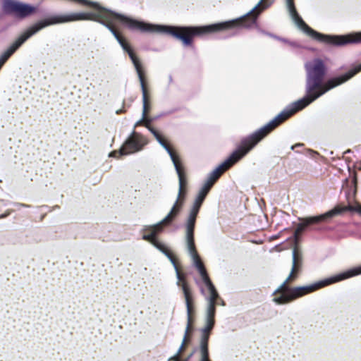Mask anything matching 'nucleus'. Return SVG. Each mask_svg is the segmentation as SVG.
I'll list each match as a JSON object with an SVG mask.
<instances>
[{"label": "nucleus", "mask_w": 361, "mask_h": 361, "mask_svg": "<svg viewBox=\"0 0 361 361\" xmlns=\"http://www.w3.org/2000/svg\"><path fill=\"white\" fill-rule=\"evenodd\" d=\"M51 25L49 17L39 20L21 34L11 46L0 56V69L9 57L30 37L42 29Z\"/></svg>", "instance_id": "obj_8"}, {"label": "nucleus", "mask_w": 361, "mask_h": 361, "mask_svg": "<svg viewBox=\"0 0 361 361\" xmlns=\"http://www.w3.org/2000/svg\"><path fill=\"white\" fill-rule=\"evenodd\" d=\"M200 292L204 296V299L206 300L207 305L205 307V312H204V326H207V318H209V319H211V322H212V327L210 329V334L212 333V329H214V326L215 325V315H216V306L217 305H221V306H225L226 303L224 300L220 297L219 295L217 290H216V293L217 294L216 297H214L213 299V307L211 311L209 310V302L207 300V298L212 295L211 292L207 290V294L205 293L204 289L201 287L200 288Z\"/></svg>", "instance_id": "obj_12"}, {"label": "nucleus", "mask_w": 361, "mask_h": 361, "mask_svg": "<svg viewBox=\"0 0 361 361\" xmlns=\"http://www.w3.org/2000/svg\"><path fill=\"white\" fill-rule=\"evenodd\" d=\"M164 255L169 259L171 263L173 264L174 269L176 268V267H178L174 257L169 251L167 253H165Z\"/></svg>", "instance_id": "obj_30"}, {"label": "nucleus", "mask_w": 361, "mask_h": 361, "mask_svg": "<svg viewBox=\"0 0 361 361\" xmlns=\"http://www.w3.org/2000/svg\"><path fill=\"white\" fill-rule=\"evenodd\" d=\"M184 244L188 254L190 255L193 262V265L198 270L202 277V280L204 283L205 286L207 287V290L211 292L212 295H210L207 298V300L209 302V310L211 311L213 307L214 297H216L217 295V294L216 293V288L212 283V281L210 280L207 273L206 269L197 253L195 243V238L184 239Z\"/></svg>", "instance_id": "obj_7"}, {"label": "nucleus", "mask_w": 361, "mask_h": 361, "mask_svg": "<svg viewBox=\"0 0 361 361\" xmlns=\"http://www.w3.org/2000/svg\"><path fill=\"white\" fill-rule=\"evenodd\" d=\"M350 211V212H357L360 214H361V205H357L356 207L348 205L346 207H340L337 206L334 207L333 209L321 214L319 216H311L307 218H304L301 219V222L298 224L295 230V237L298 238L299 235L305 230V228L310 224H317L320 221H325L328 219L333 218L334 216L341 214V213Z\"/></svg>", "instance_id": "obj_9"}, {"label": "nucleus", "mask_w": 361, "mask_h": 361, "mask_svg": "<svg viewBox=\"0 0 361 361\" xmlns=\"http://www.w3.org/2000/svg\"><path fill=\"white\" fill-rule=\"evenodd\" d=\"M152 121V118H147V116H145V120H144V126L148 129V127H152L150 126V123Z\"/></svg>", "instance_id": "obj_32"}, {"label": "nucleus", "mask_w": 361, "mask_h": 361, "mask_svg": "<svg viewBox=\"0 0 361 361\" xmlns=\"http://www.w3.org/2000/svg\"><path fill=\"white\" fill-rule=\"evenodd\" d=\"M301 145H302L301 144H296V145H295L291 146V147H290V148H291V149H292V150H293V149H295V147H300V146H301Z\"/></svg>", "instance_id": "obj_35"}, {"label": "nucleus", "mask_w": 361, "mask_h": 361, "mask_svg": "<svg viewBox=\"0 0 361 361\" xmlns=\"http://www.w3.org/2000/svg\"><path fill=\"white\" fill-rule=\"evenodd\" d=\"M182 290L184 295L186 311H187V324L186 326L192 328L193 323V314L195 313L194 300L192 292L186 283L182 284Z\"/></svg>", "instance_id": "obj_14"}, {"label": "nucleus", "mask_w": 361, "mask_h": 361, "mask_svg": "<svg viewBox=\"0 0 361 361\" xmlns=\"http://www.w3.org/2000/svg\"><path fill=\"white\" fill-rule=\"evenodd\" d=\"M119 44L122 47L123 50L125 52H127L130 60L132 61V63L134 65V67L136 70L137 76L140 77V75H144L143 71L142 70V65L140 62L139 59L137 58V56L135 55L133 49H131L130 46L126 42V40L122 38L121 40L118 39Z\"/></svg>", "instance_id": "obj_18"}, {"label": "nucleus", "mask_w": 361, "mask_h": 361, "mask_svg": "<svg viewBox=\"0 0 361 361\" xmlns=\"http://www.w3.org/2000/svg\"><path fill=\"white\" fill-rule=\"evenodd\" d=\"M176 215L173 213H171L169 212L168 214L160 221H159L164 227L169 226L174 219L176 218Z\"/></svg>", "instance_id": "obj_24"}, {"label": "nucleus", "mask_w": 361, "mask_h": 361, "mask_svg": "<svg viewBox=\"0 0 361 361\" xmlns=\"http://www.w3.org/2000/svg\"><path fill=\"white\" fill-rule=\"evenodd\" d=\"M164 227L159 223L145 225L141 230L143 233L142 238L149 243L157 239V235L164 231Z\"/></svg>", "instance_id": "obj_15"}, {"label": "nucleus", "mask_w": 361, "mask_h": 361, "mask_svg": "<svg viewBox=\"0 0 361 361\" xmlns=\"http://www.w3.org/2000/svg\"><path fill=\"white\" fill-rule=\"evenodd\" d=\"M119 44L122 47L123 50L125 52H127L130 60L132 61V63L134 65V67L136 70L137 76L140 77V75H144L143 71L142 70V65L140 62L139 59L137 58V56L135 55L133 49H131L130 46L126 42V40L122 38L121 40L118 39Z\"/></svg>", "instance_id": "obj_17"}, {"label": "nucleus", "mask_w": 361, "mask_h": 361, "mask_svg": "<svg viewBox=\"0 0 361 361\" xmlns=\"http://www.w3.org/2000/svg\"><path fill=\"white\" fill-rule=\"evenodd\" d=\"M276 216H277V214H276V213L274 215V214H272V217H273V216L276 217Z\"/></svg>", "instance_id": "obj_37"}, {"label": "nucleus", "mask_w": 361, "mask_h": 361, "mask_svg": "<svg viewBox=\"0 0 361 361\" xmlns=\"http://www.w3.org/2000/svg\"><path fill=\"white\" fill-rule=\"evenodd\" d=\"M147 144L146 140L135 130L127 138L118 151H113L109 153V157H117L118 155H128L142 150L144 145Z\"/></svg>", "instance_id": "obj_10"}, {"label": "nucleus", "mask_w": 361, "mask_h": 361, "mask_svg": "<svg viewBox=\"0 0 361 361\" xmlns=\"http://www.w3.org/2000/svg\"><path fill=\"white\" fill-rule=\"evenodd\" d=\"M122 111H123L122 109L118 110V111H116V114H118L121 113Z\"/></svg>", "instance_id": "obj_36"}, {"label": "nucleus", "mask_w": 361, "mask_h": 361, "mask_svg": "<svg viewBox=\"0 0 361 361\" xmlns=\"http://www.w3.org/2000/svg\"><path fill=\"white\" fill-rule=\"evenodd\" d=\"M184 202V197H182L181 198H178V196H177L176 200L174 202L173 207H171L170 212L171 213L175 214L176 216L178 214Z\"/></svg>", "instance_id": "obj_21"}, {"label": "nucleus", "mask_w": 361, "mask_h": 361, "mask_svg": "<svg viewBox=\"0 0 361 361\" xmlns=\"http://www.w3.org/2000/svg\"><path fill=\"white\" fill-rule=\"evenodd\" d=\"M184 244L188 254L190 255L193 262V265L198 270L202 277V280L204 283L205 286L207 287V290L211 292L212 295H210L207 298V300L209 302V310L211 311L213 307L214 297H216L217 295V294L216 293V288L212 283V281L210 280L207 273L206 269L197 253L195 243V238L184 239Z\"/></svg>", "instance_id": "obj_6"}, {"label": "nucleus", "mask_w": 361, "mask_h": 361, "mask_svg": "<svg viewBox=\"0 0 361 361\" xmlns=\"http://www.w3.org/2000/svg\"><path fill=\"white\" fill-rule=\"evenodd\" d=\"M286 6L294 24L308 36L328 44L342 47L349 44L361 43V32L343 35H332L319 33L309 27L298 14L293 0H285Z\"/></svg>", "instance_id": "obj_4"}, {"label": "nucleus", "mask_w": 361, "mask_h": 361, "mask_svg": "<svg viewBox=\"0 0 361 361\" xmlns=\"http://www.w3.org/2000/svg\"><path fill=\"white\" fill-rule=\"evenodd\" d=\"M351 191V188L348 190V193L349 194Z\"/></svg>", "instance_id": "obj_38"}, {"label": "nucleus", "mask_w": 361, "mask_h": 361, "mask_svg": "<svg viewBox=\"0 0 361 361\" xmlns=\"http://www.w3.org/2000/svg\"><path fill=\"white\" fill-rule=\"evenodd\" d=\"M350 152V149L347 150L345 153H348Z\"/></svg>", "instance_id": "obj_39"}, {"label": "nucleus", "mask_w": 361, "mask_h": 361, "mask_svg": "<svg viewBox=\"0 0 361 361\" xmlns=\"http://www.w3.org/2000/svg\"><path fill=\"white\" fill-rule=\"evenodd\" d=\"M200 206L192 204L189 215L184 224V239L195 238V227Z\"/></svg>", "instance_id": "obj_13"}, {"label": "nucleus", "mask_w": 361, "mask_h": 361, "mask_svg": "<svg viewBox=\"0 0 361 361\" xmlns=\"http://www.w3.org/2000/svg\"><path fill=\"white\" fill-rule=\"evenodd\" d=\"M2 10L5 14H14L19 18H25L35 11V8L28 4L17 0H4Z\"/></svg>", "instance_id": "obj_11"}, {"label": "nucleus", "mask_w": 361, "mask_h": 361, "mask_svg": "<svg viewBox=\"0 0 361 361\" xmlns=\"http://www.w3.org/2000/svg\"><path fill=\"white\" fill-rule=\"evenodd\" d=\"M351 187L353 188V195L356 193V187H357V178L356 176H354L351 180Z\"/></svg>", "instance_id": "obj_31"}, {"label": "nucleus", "mask_w": 361, "mask_h": 361, "mask_svg": "<svg viewBox=\"0 0 361 361\" xmlns=\"http://www.w3.org/2000/svg\"><path fill=\"white\" fill-rule=\"evenodd\" d=\"M160 145L167 152L173 164H175V163L179 162L178 157L175 155V154L170 148V147L167 145V143L165 142V140L162 142V145Z\"/></svg>", "instance_id": "obj_22"}, {"label": "nucleus", "mask_w": 361, "mask_h": 361, "mask_svg": "<svg viewBox=\"0 0 361 361\" xmlns=\"http://www.w3.org/2000/svg\"><path fill=\"white\" fill-rule=\"evenodd\" d=\"M148 130L154 135L159 144L162 145V142L164 141V140L162 138L159 133L153 127H148Z\"/></svg>", "instance_id": "obj_28"}, {"label": "nucleus", "mask_w": 361, "mask_h": 361, "mask_svg": "<svg viewBox=\"0 0 361 361\" xmlns=\"http://www.w3.org/2000/svg\"><path fill=\"white\" fill-rule=\"evenodd\" d=\"M22 207H27L26 205L25 204H21Z\"/></svg>", "instance_id": "obj_40"}, {"label": "nucleus", "mask_w": 361, "mask_h": 361, "mask_svg": "<svg viewBox=\"0 0 361 361\" xmlns=\"http://www.w3.org/2000/svg\"><path fill=\"white\" fill-rule=\"evenodd\" d=\"M306 73L305 96L285 108L272 118V129L276 128L295 112L302 110L331 89L345 82L361 71V63L346 73L334 77L324 82L326 67L320 59H314L305 64Z\"/></svg>", "instance_id": "obj_1"}, {"label": "nucleus", "mask_w": 361, "mask_h": 361, "mask_svg": "<svg viewBox=\"0 0 361 361\" xmlns=\"http://www.w3.org/2000/svg\"><path fill=\"white\" fill-rule=\"evenodd\" d=\"M174 269L176 271V277H177V279H178V281H177L176 284H177L178 286H180V287L182 288V284L183 283H186L185 281L184 276L180 274V271H179L178 267H176V268Z\"/></svg>", "instance_id": "obj_29"}, {"label": "nucleus", "mask_w": 361, "mask_h": 361, "mask_svg": "<svg viewBox=\"0 0 361 361\" xmlns=\"http://www.w3.org/2000/svg\"><path fill=\"white\" fill-rule=\"evenodd\" d=\"M119 44L122 47L123 50L125 52H127L130 60L132 61V63L134 65V67L136 70L137 76L140 77V75H144L143 71L142 70V65L140 62L139 59L137 58V56L135 55L133 49H131L130 46L126 42V40L122 38L121 40L118 39Z\"/></svg>", "instance_id": "obj_16"}, {"label": "nucleus", "mask_w": 361, "mask_h": 361, "mask_svg": "<svg viewBox=\"0 0 361 361\" xmlns=\"http://www.w3.org/2000/svg\"><path fill=\"white\" fill-rule=\"evenodd\" d=\"M348 182H349V180L348 178H345L344 180V182L343 183V185H342V189L344 190L345 187H347L348 184Z\"/></svg>", "instance_id": "obj_34"}, {"label": "nucleus", "mask_w": 361, "mask_h": 361, "mask_svg": "<svg viewBox=\"0 0 361 361\" xmlns=\"http://www.w3.org/2000/svg\"><path fill=\"white\" fill-rule=\"evenodd\" d=\"M271 132V121L267 124L258 129L249 136L244 137L241 140L240 146L235 150L224 162L219 165L214 170L208 174V176L200 188V191L207 194L209 192L215 182L219 178L221 175L235 163L243 157L249 151H250L258 142H259L265 136Z\"/></svg>", "instance_id": "obj_3"}, {"label": "nucleus", "mask_w": 361, "mask_h": 361, "mask_svg": "<svg viewBox=\"0 0 361 361\" xmlns=\"http://www.w3.org/2000/svg\"><path fill=\"white\" fill-rule=\"evenodd\" d=\"M149 243H151L154 247H155L157 250L161 252L164 255L169 252V250L165 246V245L157 240V239L150 242Z\"/></svg>", "instance_id": "obj_25"}, {"label": "nucleus", "mask_w": 361, "mask_h": 361, "mask_svg": "<svg viewBox=\"0 0 361 361\" xmlns=\"http://www.w3.org/2000/svg\"><path fill=\"white\" fill-rule=\"evenodd\" d=\"M302 264V253L297 247H295L293 250V265L290 273L286 279L272 293V295H275L272 300L276 304H288L318 289L361 274L360 265L353 267L345 271L339 273L331 277L319 281L311 285L293 288L289 287L288 286V283L295 278V274L300 269Z\"/></svg>", "instance_id": "obj_2"}, {"label": "nucleus", "mask_w": 361, "mask_h": 361, "mask_svg": "<svg viewBox=\"0 0 361 361\" xmlns=\"http://www.w3.org/2000/svg\"><path fill=\"white\" fill-rule=\"evenodd\" d=\"M176 215L173 213H171L169 212L168 214L160 221H159L164 227L169 226L174 219L176 218Z\"/></svg>", "instance_id": "obj_23"}, {"label": "nucleus", "mask_w": 361, "mask_h": 361, "mask_svg": "<svg viewBox=\"0 0 361 361\" xmlns=\"http://www.w3.org/2000/svg\"><path fill=\"white\" fill-rule=\"evenodd\" d=\"M207 196V194L204 193L203 192L199 190V192L194 201V204L197 206L201 207L203 201L204 200L205 197Z\"/></svg>", "instance_id": "obj_27"}, {"label": "nucleus", "mask_w": 361, "mask_h": 361, "mask_svg": "<svg viewBox=\"0 0 361 361\" xmlns=\"http://www.w3.org/2000/svg\"><path fill=\"white\" fill-rule=\"evenodd\" d=\"M144 120H145V118H143V116L142 115L141 119H140L139 121H137L135 123L134 128H136L137 126H140L141 124L144 125V123H143Z\"/></svg>", "instance_id": "obj_33"}, {"label": "nucleus", "mask_w": 361, "mask_h": 361, "mask_svg": "<svg viewBox=\"0 0 361 361\" xmlns=\"http://www.w3.org/2000/svg\"><path fill=\"white\" fill-rule=\"evenodd\" d=\"M138 78H139V80H140V86H141V89H142V92L143 106H142V115L143 116V118H145V116H147V114L148 109H149V106L147 104V90H146L145 84V81H144V75H140V77H138Z\"/></svg>", "instance_id": "obj_20"}, {"label": "nucleus", "mask_w": 361, "mask_h": 361, "mask_svg": "<svg viewBox=\"0 0 361 361\" xmlns=\"http://www.w3.org/2000/svg\"><path fill=\"white\" fill-rule=\"evenodd\" d=\"M149 243H151L154 247H155L157 250L161 252L164 255L169 252V250L165 246V245L157 240V239L150 242Z\"/></svg>", "instance_id": "obj_26"}, {"label": "nucleus", "mask_w": 361, "mask_h": 361, "mask_svg": "<svg viewBox=\"0 0 361 361\" xmlns=\"http://www.w3.org/2000/svg\"><path fill=\"white\" fill-rule=\"evenodd\" d=\"M173 165H174L176 171L178 176L179 188H178V198H181L182 197H184V196H185L184 187L186 184V179H185V173L183 172V169L180 162L175 163V164H173Z\"/></svg>", "instance_id": "obj_19"}, {"label": "nucleus", "mask_w": 361, "mask_h": 361, "mask_svg": "<svg viewBox=\"0 0 361 361\" xmlns=\"http://www.w3.org/2000/svg\"><path fill=\"white\" fill-rule=\"evenodd\" d=\"M207 319V326H202L200 329V336L199 338L198 345L195 346L192 352L185 358L181 357V354L184 350L186 343L189 341V333L192 328L185 326L184 336L177 352L173 356L168 359V361H212L209 357V340L210 337V329L212 322L211 319Z\"/></svg>", "instance_id": "obj_5"}]
</instances>
